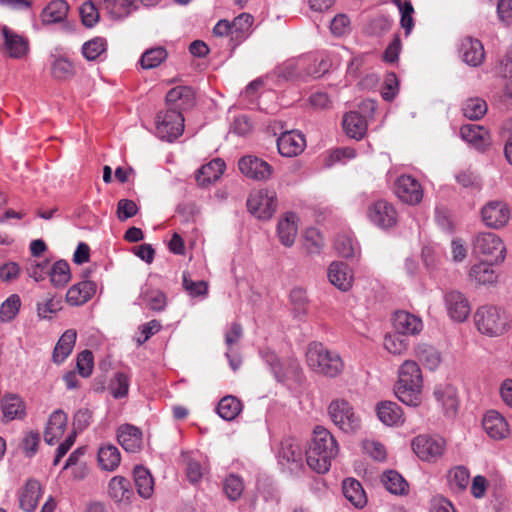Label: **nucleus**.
I'll return each instance as SVG.
<instances>
[{
	"label": "nucleus",
	"instance_id": "nucleus-1",
	"mask_svg": "<svg viewBox=\"0 0 512 512\" xmlns=\"http://www.w3.org/2000/svg\"><path fill=\"white\" fill-rule=\"evenodd\" d=\"M165 101L166 110L156 115V136L162 141L174 142L184 132L183 112L194 107L196 96L191 87L177 86L167 92Z\"/></svg>",
	"mask_w": 512,
	"mask_h": 512
},
{
	"label": "nucleus",
	"instance_id": "nucleus-29",
	"mask_svg": "<svg viewBox=\"0 0 512 512\" xmlns=\"http://www.w3.org/2000/svg\"><path fill=\"white\" fill-rule=\"evenodd\" d=\"M69 6L64 0H53L41 12V20L44 25L63 22L68 14Z\"/></svg>",
	"mask_w": 512,
	"mask_h": 512
},
{
	"label": "nucleus",
	"instance_id": "nucleus-22",
	"mask_svg": "<svg viewBox=\"0 0 512 512\" xmlns=\"http://www.w3.org/2000/svg\"><path fill=\"white\" fill-rule=\"evenodd\" d=\"M342 126L345 134L355 140H361L367 132V120L357 111L345 113Z\"/></svg>",
	"mask_w": 512,
	"mask_h": 512
},
{
	"label": "nucleus",
	"instance_id": "nucleus-48",
	"mask_svg": "<svg viewBox=\"0 0 512 512\" xmlns=\"http://www.w3.org/2000/svg\"><path fill=\"white\" fill-rule=\"evenodd\" d=\"M459 185L471 192H479L482 189L481 177L470 169L462 170L455 175Z\"/></svg>",
	"mask_w": 512,
	"mask_h": 512
},
{
	"label": "nucleus",
	"instance_id": "nucleus-57",
	"mask_svg": "<svg viewBox=\"0 0 512 512\" xmlns=\"http://www.w3.org/2000/svg\"><path fill=\"white\" fill-rule=\"evenodd\" d=\"M94 366V358L93 354L90 350H83L80 352L77 356L76 361V367L78 370V373L84 377L87 378L92 374Z\"/></svg>",
	"mask_w": 512,
	"mask_h": 512
},
{
	"label": "nucleus",
	"instance_id": "nucleus-36",
	"mask_svg": "<svg viewBox=\"0 0 512 512\" xmlns=\"http://www.w3.org/2000/svg\"><path fill=\"white\" fill-rule=\"evenodd\" d=\"M469 277L479 285H493L498 275L490 264L481 262L471 267Z\"/></svg>",
	"mask_w": 512,
	"mask_h": 512
},
{
	"label": "nucleus",
	"instance_id": "nucleus-51",
	"mask_svg": "<svg viewBox=\"0 0 512 512\" xmlns=\"http://www.w3.org/2000/svg\"><path fill=\"white\" fill-rule=\"evenodd\" d=\"M21 300L17 294L10 295L0 306V321L3 323L12 321L18 314Z\"/></svg>",
	"mask_w": 512,
	"mask_h": 512
},
{
	"label": "nucleus",
	"instance_id": "nucleus-2",
	"mask_svg": "<svg viewBox=\"0 0 512 512\" xmlns=\"http://www.w3.org/2000/svg\"><path fill=\"white\" fill-rule=\"evenodd\" d=\"M339 447L335 437L324 427L317 426L306 450L308 466L319 474L330 470L331 462L338 455Z\"/></svg>",
	"mask_w": 512,
	"mask_h": 512
},
{
	"label": "nucleus",
	"instance_id": "nucleus-19",
	"mask_svg": "<svg viewBox=\"0 0 512 512\" xmlns=\"http://www.w3.org/2000/svg\"><path fill=\"white\" fill-rule=\"evenodd\" d=\"M393 326L401 335H417L423 329L421 318L407 311H397L393 316Z\"/></svg>",
	"mask_w": 512,
	"mask_h": 512
},
{
	"label": "nucleus",
	"instance_id": "nucleus-12",
	"mask_svg": "<svg viewBox=\"0 0 512 512\" xmlns=\"http://www.w3.org/2000/svg\"><path fill=\"white\" fill-rule=\"evenodd\" d=\"M238 167L243 175L256 181H267L273 174V167L265 160L254 155L241 157L238 161Z\"/></svg>",
	"mask_w": 512,
	"mask_h": 512
},
{
	"label": "nucleus",
	"instance_id": "nucleus-54",
	"mask_svg": "<svg viewBox=\"0 0 512 512\" xmlns=\"http://www.w3.org/2000/svg\"><path fill=\"white\" fill-rule=\"evenodd\" d=\"M79 13L82 24L87 28L94 27L99 21V11L91 0L80 6Z\"/></svg>",
	"mask_w": 512,
	"mask_h": 512
},
{
	"label": "nucleus",
	"instance_id": "nucleus-28",
	"mask_svg": "<svg viewBox=\"0 0 512 512\" xmlns=\"http://www.w3.org/2000/svg\"><path fill=\"white\" fill-rule=\"evenodd\" d=\"M328 279L332 285L342 291H347L352 284V275L348 266L343 262H332L330 264Z\"/></svg>",
	"mask_w": 512,
	"mask_h": 512
},
{
	"label": "nucleus",
	"instance_id": "nucleus-32",
	"mask_svg": "<svg viewBox=\"0 0 512 512\" xmlns=\"http://www.w3.org/2000/svg\"><path fill=\"white\" fill-rule=\"evenodd\" d=\"M344 497L356 508H363L367 497L361 483L353 478H347L342 485Z\"/></svg>",
	"mask_w": 512,
	"mask_h": 512
},
{
	"label": "nucleus",
	"instance_id": "nucleus-7",
	"mask_svg": "<svg viewBox=\"0 0 512 512\" xmlns=\"http://www.w3.org/2000/svg\"><path fill=\"white\" fill-rule=\"evenodd\" d=\"M473 250L491 263H500L505 259L504 243L498 235L492 232L477 234L473 240Z\"/></svg>",
	"mask_w": 512,
	"mask_h": 512
},
{
	"label": "nucleus",
	"instance_id": "nucleus-6",
	"mask_svg": "<svg viewBox=\"0 0 512 512\" xmlns=\"http://www.w3.org/2000/svg\"><path fill=\"white\" fill-rule=\"evenodd\" d=\"M328 414L332 422L342 431L351 433L361 426V420L354 412L352 405L345 399H334L328 406Z\"/></svg>",
	"mask_w": 512,
	"mask_h": 512
},
{
	"label": "nucleus",
	"instance_id": "nucleus-13",
	"mask_svg": "<svg viewBox=\"0 0 512 512\" xmlns=\"http://www.w3.org/2000/svg\"><path fill=\"white\" fill-rule=\"evenodd\" d=\"M306 147L304 135L296 130L285 131L277 138V149L283 157H295Z\"/></svg>",
	"mask_w": 512,
	"mask_h": 512
},
{
	"label": "nucleus",
	"instance_id": "nucleus-18",
	"mask_svg": "<svg viewBox=\"0 0 512 512\" xmlns=\"http://www.w3.org/2000/svg\"><path fill=\"white\" fill-rule=\"evenodd\" d=\"M481 217L484 224H508L510 210L505 202L493 200L482 207Z\"/></svg>",
	"mask_w": 512,
	"mask_h": 512
},
{
	"label": "nucleus",
	"instance_id": "nucleus-62",
	"mask_svg": "<svg viewBox=\"0 0 512 512\" xmlns=\"http://www.w3.org/2000/svg\"><path fill=\"white\" fill-rule=\"evenodd\" d=\"M67 421V415L62 410H56L50 415L46 428L54 430L56 435L62 436L65 431Z\"/></svg>",
	"mask_w": 512,
	"mask_h": 512
},
{
	"label": "nucleus",
	"instance_id": "nucleus-42",
	"mask_svg": "<svg viewBox=\"0 0 512 512\" xmlns=\"http://www.w3.org/2000/svg\"><path fill=\"white\" fill-rule=\"evenodd\" d=\"M168 57L167 50L162 47L147 49L140 57L139 63L145 70L153 69L163 63Z\"/></svg>",
	"mask_w": 512,
	"mask_h": 512
},
{
	"label": "nucleus",
	"instance_id": "nucleus-41",
	"mask_svg": "<svg viewBox=\"0 0 512 512\" xmlns=\"http://www.w3.org/2000/svg\"><path fill=\"white\" fill-rule=\"evenodd\" d=\"M416 356L418 360L430 370H435L441 363L439 351L426 343L417 346Z\"/></svg>",
	"mask_w": 512,
	"mask_h": 512
},
{
	"label": "nucleus",
	"instance_id": "nucleus-23",
	"mask_svg": "<svg viewBox=\"0 0 512 512\" xmlns=\"http://www.w3.org/2000/svg\"><path fill=\"white\" fill-rule=\"evenodd\" d=\"M42 496V489L39 481L29 479L22 488L19 495L20 508L25 512H33Z\"/></svg>",
	"mask_w": 512,
	"mask_h": 512
},
{
	"label": "nucleus",
	"instance_id": "nucleus-15",
	"mask_svg": "<svg viewBox=\"0 0 512 512\" xmlns=\"http://www.w3.org/2000/svg\"><path fill=\"white\" fill-rule=\"evenodd\" d=\"M90 271L83 272V280L71 286L66 293V301L72 306L88 302L96 292V284L87 280Z\"/></svg>",
	"mask_w": 512,
	"mask_h": 512
},
{
	"label": "nucleus",
	"instance_id": "nucleus-3",
	"mask_svg": "<svg viewBox=\"0 0 512 512\" xmlns=\"http://www.w3.org/2000/svg\"><path fill=\"white\" fill-rule=\"evenodd\" d=\"M423 376L419 365L412 360H406L398 370V381L395 385V395L408 406L421 403Z\"/></svg>",
	"mask_w": 512,
	"mask_h": 512
},
{
	"label": "nucleus",
	"instance_id": "nucleus-34",
	"mask_svg": "<svg viewBox=\"0 0 512 512\" xmlns=\"http://www.w3.org/2000/svg\"><path fill=\"white\" fill-rule=\"evenodd\" d=\"M133 474L139 496L149 499L154 492V480L150 471L143 466H136Z\"/></svg>",
	"mask_w": 512,
	"mask_h": 512
},
{
	"label": "nucleus",
	"instance_id": "nucleus-56",
	"mask_svg": "<svg viewBox=\"0 0 512 512\" xmlns=\"http://www.w3.org/2000/svg\"><path fill=\"white\" fill-rule=\"evenodd\" d=\"M402 336L403 335L398 334V332L395 334H387L383 342L385 349L394 355L402 354L407 348V343Z\"/></svg>",
	"mask_w": 512,
	"mask_h": 512
},
{
	"label": "nucleus",
	"instance_id": "nucleus-64",
	"mask_svg": "<svg viewBox=\"0 0 512 512\" xmlns=\"http://www.w3.org/2000/svg\"><path fill=\"white\" fill-rule=\"evenodd\" d=\"M138 207L133 200L121 199L117 204V216L120 221H126L136 215Z\"/></svg>",
	"mask_w": 512,
	"mask_h": 512
},
{
	"label": "nucleus",
	"instance_id": "nucleus-20",
	"mask_svg": "<svg viewBox=\"0 0 512 512\" xmlns=\"http://www.w3.org/2000/svg\"><path fill=\"white\" fill-rule=\"evenodd\" d=\"M368 217L374 224H397L398 220L395 207L382 199L369 206Z\"/></svg>",
	"mask_w": 512,
	"mask_h": 512
},
{
	"label": "nucleus",
	"instance_id": "nucleus-44",
	"mask_svg": "<svg viewBox=\"0 0 512 512\" xmlns=\"http://www.w3.org/2000/svg\"><path fill=\"white\" fill-rule=\"evenodd\" d=\"M49 277L54 287H64L71 278L69 264L65 260L55 262L50 267Z\"/></svg>",
	"mask_w": 512,
	"mask_h": 512
},
{
	"label": "nucleus",
	"instance_id": "nucleus-60",
	"mask_svg": "<svg viewBox=\"0 0 512 512\" xmlns=\"http://www.w3.org/2000/svg\"><path fill=\"white\" fill-rule=\"evenodd\" d=\"M400 12V25L404 29L405 36H409L414 27V8L410 1H405L403 6L399 9Z\"/></svg>",
	"mask_w": 512,
	"mask_h": 512
},
{
	"label": "nucleus",
	"instance_id": "nucleus-53",
	"mask_svg": "<svg viewBox=\"0 0 512 512\" xmlns=\"http://www.w3.org/2000/svg\"><path fill=\"white\" fill-rule=\"evenodd\" d=\"M290 300L296 317L302 318L308 312V301L306 293L301 288H295L290 293Z\"/></svg>",
	"mask_w": 512,
	"mask_h": 512
},
{
	"label": "nucleus",
	"instance_id": "nucleus-35",
	"mask_svg": "<svg viewBox=\"0 0 512 512\" xmlns=\"http://www.w3.org/2000/svg\"><path fill=\"white\" fill-rule=\"evenodd\" d=\"M434 396L442 405L446 415L454 416L456 414L458 410V399L456 390L452 386L446 385L437 387L434 391Z\"/></svg>",
	"mask_w": 512,
	"mask_h": 512
},
{
	"label": "nucleus",
	"instance_id": "nucleus-52",
	"mask_svg": "<svg viewBox=\"0 0 512 512\" xmlns=\"http://www.w3.org/2000/svg\"><path fill=\"white\" fill-rule=\"evenodd\" d=\"M223 489L228 499L237 501L242 496L244 484L239 476L230 474L223 483Z\"/></svg>",
	"mask_w": 512,
	"mask_h": 512
},
{
	"label": "nucleus",
	"instance_id": "nucleus-47",
	"mask_svg": "<svg viewBox=\"0 0 512 512\" xmlns=\"http://www.w3.org/2000/svg\"><path fill=\"white\" fill-rule=\"evenodd\" d=\"M335 250L338 254L345 258L355 256L358 251V243L350 234H339L334 242Z\"/></svg>",
	"mask_w": 512,
	"mask_h": 512
},
{
	"label": "nucleus",
	"instance_id": "nucleus-27",
	"mask_svg": "<svg viewBox=\"0 0 512 512\" xmlns=\"http://www.w3.org/2000/svg\"><path fill=\"white\" fill-rule=\"evenodd\" d=\"M226 168L225 162L220 159H213L209 163L203 165L196 173V181L199 186H206L217 181Z\"/></svg>",
	"mask_w": 512,
	"mask_h": 512
},
{
	"label": "nucleus",
	"instance_id": "nucleus-14",
	"mask_svg": "<svg viewBox=\"0 0 512 512\" xmlns=\"http://www.w3.org/2000/svg\"><path fill=\"white\" fill-rule=\"evenodd\" d=\"M458 52L462 61L471 67L480 66L485 59V51L481 41L469 36L460 41Z\"/></svg>",
	"mask_w": 512,
	"mask_h": 512
},
{
	"label": "nucleus",
	"instance_id": "nucleus-5",
	"mask_svg": "<svg viewBox=\"0 0 512 512\" xmlns=\"http://www.w3.org/2000/svg\"><path fill=\"white\" fill-rule=\"evenodd\" d=\"M475 324L477 329L489 336H499L507 329V318L499 308L485 305L475 313Z\"/></svg>",
	"mask_w": 512,
	"mask_h": 512
},
{
	"label": "nucleus",
	"instance_id": "nucleus-49",
	"mask_svg": "<svg viewBox=\"0 0 512 512\" xmlns=\"http://www.w3.org/2000/svg\"><path fill=\"white\" fill-rule=\"evenodd\" d=\"M107 49V42L104 38L96 37L82 45V54L88 61L98 59Z\"/></svg>",
	"mask_w": 512,
	"mask_h": 512
},
{
	"label": "nucleus",
	"instance_id": "nucleus-31",
	"mask_svg": "<svg viewBox=\"0 0 512 512\" xmlns=\"http://www.w3.org/2000/svg\"><path fill=\"white\" fill-rule=\"evenodd\" d=\"M108 494L117 503L130 502L133 496L130 481L122 476L113 477L108 485Z\"/></svg>",
	"mask_w": 512,
	"mask_h": 512
},
{
	"label": "nucleus",
	"instance_id": "nucleus-61",
	"mask_svg": "<svg viewBox=\"0 0 512 512\" xmlns=\"http://www.w3.org/2000/svg\"><path fill=\"white\" fill-rule=\"evenodd\" d=\"M450 486L458 491L464 490L469 484V472L464 467H457L450 474Z\"/></svg>",
	"mask_w": 512,
	"mask_h": 512
},
{
	"label": "nucleus",
	"instance_id": "nucleus-63",
	"mask_svg": "<svg viewBox=\"0 0 512 512\" xmlns=\"http://www.w3.org/2000/svg\"><path fill=\"white\" fill-rule=\"evenodd\" d=\"M50 264L47 260L42 262H31L27 267L26 271L29 277L35 281H41L45 279L46 275H49Z\"/></svg>",
	"mask_w": 512,
	"mask_h": 512
},
{
	"label": "nucleus",
	"instance_id": "nucleus-58",
	"mask_svg": "<svg viewBox=\"0 0 512 512\" xmlns=\"http://www.w3.org/2000/svg\"><path fill=\"white\" fill-rule=\"evenodd\" d=\"M183 287L192 297L203 296L208 293V283L206 281H193L187 273H183Z\"/></svg>",
	"mask_w": 512,
	"mask_h": 512
},
{
	"label": "nucleus",
	"instance_id": "nucleus-17",
	"mask_svg": "<svg viewBox=\"0 0 512 512\" xmlns=\"http://www.w3.org/2000/svg\"><path fill=\"white\" fill-rule=\"evenodd\" d=\"M117 440L125 451L139 452L143 444L142 431L134 425L123 424L117 429Z\"/></svg>",
	"mask_w": 512,
	"mask_h": 512
},
{
	"label": "nucleus",
	"instance_id": "nucleus-16",
	"mask_svg": "<svg viewBox=\"0 0 512 512\" xmlns=\"http://www.w3.org/2000/svg\"><path fill=\"white\" fill-rule=\"evenodd\" d=\"M445 304L449 316L458 322L465 321L470 314L467 298L459 291H450L445 295Z\"/></svg>",
	"mask_w": 512,
	"mask_h": 512
},
{
	"label": "nucleus",
	"instance_id": "nucleus-59",
	"mask_svg": "<svg viewBox=\"0 0 512 512\" xmlns=\"http://www.w3.org/2000/svg\"><path fill=\"white\" fill-rule=\"evenodd\" d=\"M111 393L114 398H123L128 394L129 379L126 374L118 372L110 384Z\"/></svg>",
	"mask_w": 512,
	"mask_h": 512
},
{
	"label": "nucleus",
	"instance_id": "nucleus-50",
	"mask_svg": "<svg viewBox=\"0 0 512 512\" xmlns=\"http://www.w3.org/2000/svg\"><path fill=\"white\" fill-rule=\"evenodd\" d=\"M142 303L153 311H162L166 306L165 294L159 290L147 289L140 295Z\"/></svg>",
	"mask_w": 512,
	"mask_h": 512
},
{
	"label": "nucleus",
	"instance_id": "nucleus-55",
	"mask_svg": "<svg viewBox=\"0 0 512 512\" xmlns=\"http://www.w3.org/2000/svg\"><path fill=\"white\" fill-rule=\"evenodd\" d=\"M279 456L287 462H299L302 457V451L298 444L294 441L287 439L281 443Z\"/></svg>",
	"mask_w": 512,
	"mask_h": 512
},
{
	"label": "nucleus",
	"instance_id": "nucleus-38",
	"mask_svg": "<svg viewBox=\"0 0 512 512\" xmlns=\"http://www.w3.org/2000/svg\"><path fill=\"white\" fill-rule=\"evenodd\" d=\"M51 73L54 79L66 81L74 77L76 70L74 64L65 56H54L51 63Z\"/></svg>",
	"mask_w": 512,
	"mask_h": 512
},
{
	"label": "nucleus",
	"instance_id": "nucleus-11",
	"mask_svg": "<svg viewBox=\"0 0 512 512\" xmlns=\"http://www.w3.org/2000/svg\"><path fill=\"white\" fill-rule=\"evenodd\" d=\"M394 193L403 202L417 205L422 201L423 189L417 179L411 175H401L394 184Z\"/></svg>",
	"mask_w": 512,
	"mask_h": 512
},
{
	"label": "nucleus",
	"instance_id": "nucleus-37",
	"mask_svg": "<svg viewBox=\"0 0 512 512\" xmlns=\"http://www.w3.org/2000/svg\"><path fill=\"white\" fill-rule=\"evenodd\" d=\"M121 461L118 448L112 444H106L98 450V462L100 467L106 471L115 470Z\"/></svg>",
	"mask_w": 512,
	"mask_h": 512
},
{
	"label": "nucleus",
	"instance_id": "nucleus-8",
	"mask_svg": "<svg viewBox=\"0 0 512 512\" xmlns=\"http://www.w3.org/2000/svg\"><path fill=\"white\" fill-rule=\"evenodd\" d=\"M277 206V196L274 191L260 189L251 193L247 199L248 211L258 220H269Z\"/></svg>",
	"mask_w": 512,
	"mask_h": 512
},
{
	"label": "nucleus",
	"instance_id": "nucleus-40",
	"mask_svg": "<svg viewBox=\"0 0 512 512\" xmlns=\"http://www.w3.org/2000/svg\"><path fill=\"white\" fill-rule=\"evenodd\" d=\"M303 246L309 255L320 254L324 238L316 226H308L303 232Z\"/></svg>",
	"mask_w": 512,
	"mask_h": 512
},
{
	"label": "nucleus",
	"instance_id": "nucleus-43",
	"mask_svg": "<svg viewBox=\"0 0 512 512\" xmlns=\"http://www.w3.org/2000/svg\"><path fill=\"white\" fill-rule=\"evenodd\" d=\"M382 483L390 493L395 495H403L408 490L406 480L394 470H389L383 474Z\"/></svg>",
	"mask_w": 512,
	"mask_h": 512
},
{
	"label": "nucleus",
	"instance_id": "nucleus-4",
	"mask_svg": "<svg viewBox=\"0 0 512 512\" xmlns=\"http://www.w3.org/2000/svg\"><path fill=\"white\" fill-rule=\"evenodd\" d=\"M307 365L315 373L334 378L340 375L344 369L341 356L326 348L320 342H312L306 351Z\"/></svg>",
	"mask_w": 512,
	"mask_h": 512
},
{
	"label": "nucleus",
	"instance_id": "nucleus-10",
	"mask_svg": "<svg viewBox=\"0 0 512 512\" xmlns=\"http://www.w3.org/2000/svg\"><path fill=\"white\" fill-rule=\"evenodd\" d=\"M414 453L423 461L434 462L445 450V441L439 437L419 435L412 441Z\"/></svg>",
	"mask_w": 512,
	"mask_h": 512
},
{
	"label": "nucleus",
	"instance_id": "nucleus-46",
	"mask_svg": "<svg viewBox=\"0 0 512 512\" xmlns=\"http://www.w3.org/2000/svg\"><path fill=\"white\" fill-rule=\"evenodd\" d=\"M136 9L134 0H111L106 10L113 19H124Z\"/></svg>",
	"mask_w": 512,
	"mask_h": 512
},
{
	"label": "nucleus",
	"instance_id": "nucleus-9",
	"mask_svg": "<svg viewBox=\"0 0 512 512\" xmlns=\"http://www.w3.org/2000/svg\"><path fill=\"white\" fill-rule=\"evenodd\" d=\"M2 44L0 51L12 59H23L29 52V40L7 25H0Z\"/></svg>",
	"mask_w": 512,
	"mask_h": 512
},
{
	"label": "nucleus",
	"instance_id": "nucleus-30",
	"mask_svg": "<svg viewBox=\"0 0 512 512\" xmlns=\"http://www.w3.org/2000/svg\"><path fill=\"white\" fill-rule=\"evenodd\" d=\"M262 357L278 382H284L290 370L296 371L299 368L296 362L291 361L289 364L283 363L277 355L271 351L264 352Z\"/></svg>",
	"mask_w": 512,
	"mask_h": 512
},
{
	"label": "nucleus",
	"instance_id": "nucleus-33",
	"mask_svg": "<svg viewBox=\"0 0 512 512\" xmlns=\"http://www.w3.org/2000/svg\"><path fill=\"white\" fill-rule=\"evenodd\" d=\"M76 338L77 332L74 329H68L62 334L53 351V362L60 364L71 354Z\"/></svg>",
	"mask_w": 512,
	"mask_h": 512
},
{
	"label": "nucleus",
	"instance_id": "nucleus-26",
	"mask_svg": "<svg viewBox=\"0 0 512 512\" xmlns=\"http://www.w3.org/2000/svg\"><path fill=\"white\" fill-rule=\"evenodd\" d=\"M376 412L379 420L387 426H399L404 422L403 411L395 402H380L376 407Z\"/></svg>",
	"mask_w": 512,
	"mask_h": 512
},
{
	"label": "nucleus",
	"instance_id": "nucleus-21",
	"mask_svg": "<svg viewBox=\"0 0 512 512\" xmlns=\"http://www.w3.org/2000/svg\"><path fill=\"white\" fill-rule=\"evenodd\" d=\"M485 432L493 439H504L509 434L508 423L498 412L488 411L482 420Z\"/></svg>",
	"mask_w": 512,
	"mask_h": 512
},
{
	"label": "nucleus",
	"instance_id": "nucleus-39",
	"mask_svg": "<svg viewBox=\"0 0 512 512\" xmlns=\"http://www.w3.org/2000/svg\"><path fill=\"white\" fill-rule=\"evenodd\" d=\"M242 408V403L238 398L228 395L219 401L217 413L222 419L232 421L239 415Z\"/></svg>",
	"mask_w": 512,
	"mask_h": 512
},
{
	"label": "nucleus",
	"instance_id": "nucleus-25",
	"mask_svg": "<svg viewBox=\"0 0 512 512\" xmlns=\"http://www.w3.org/2000/svg\"><path fill=\"white\" fill-rule=\"evenodd\" d=\"M460 136L477 150H484L488 145V131L478 124H464L460 127Z\"/></svg>",
	"mask_w": 512,
	"mask_h": 512
},
{
	"label": "nucleus",
	"instance_id": "nucleus-45",
	"mask_svg": "<svg viewBox=\"0 0 512 512\" xmlns=\"http://www.w3.org/2000/svg\"><path fill=\"white\" fill-rule=\"evenodd\" d=\"M462 112L466 118L476 121L486 114L487 104L482 98H469L462 104Z\"/></svg>",
	"mask_w": 512,
	"mask_h": 512
},
{
	"label": "nucleus",
	"instance_id": "nucleus-24",
	"mask_svg": "<svg viewBox=\"0 0 512 512\" xmlns=\"http://www.w3.org/2000/svg\"><path fill=\"white\" fill-rule=\"evenodd\" d=\"M1 410L5 421L23 419L26 415V406L17 394H5L1 398Z\"/></svg>",
	"mask_w": 512,
	"mask_h": 512
}]
</instances>
